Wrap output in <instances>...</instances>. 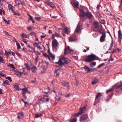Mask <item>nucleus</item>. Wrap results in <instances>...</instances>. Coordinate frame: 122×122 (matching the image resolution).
Segmentation results:
<instances>
[{
    "label": "nucleus",
    "instance_id": "f257e3e1",
    "mask_svg": "<svg viewBox=\"0 0 122 122\" xmlns=\"http://www.w3.org/2000/svg\"><path fill=\"white\" fill-rule=\"evenodd\" d=\"M80 12L79 16L83 20L87 18L91 20L93 17L91 13L88 10L85 12L82 10L81 9L80 10Z\"/></svg>",
    "mask_w": 122,
    "mask_h": 122
},
{
    "label": "nucleus",
    "instance_id": "f03ea898",
    "mask_svg": "<svg viewBox=\"0 0 122 122\" xmlns=\"http://www.w3.org/2000/svg\"><path fill=\"white\" fill-rule=\"evenodd\" d=\"M115 89H120L121 90H122V82L120 83V85H115L112 88L107 91L106 92L107 94H108L109 93L111 94L109 95L110 98L111 99L112 97L114 94L113 91Z\"/></svg>",
    "mask_w": 122,
    "mask_h": 122
},
{
    "label": "nucleus",
    "instance_id": "7ed1b4c3",
    "mask_svg": "<svg viewBox=\"0 0 122 122\" xmlns=\"http://www.w3.org/2000/svg\"><path fill=\"white\" fill-rule=\"evenodd\" d=\"M96 56L92 54L88 56L86 60V61L88 62H90L96 60Z\"/></svg>",
    "mask_w": 122,
    "mask_h": 122
},
{
    "label": "nucleus",
    "instance_id": "20e7f679",
    "mask_svg": "<svg viewBox=\"0 0 122 122\" xmlns=\"http://www.w3.org/2000/svg\"><path fill=\"white\" fill-rule=\"evenodd\" d=\"M73 50L70 48L69 46H67V48L65 47V49L64 54H66L70 53L71 54H73L74 53Z\"/></svg>",
    "mask_w": 122,
    "mask_h": 122
},
{
    "label": "nucleus",
    "instance_id": "39448f33",
    "mask_svg": "<svg viewBox=\"0 0 122 122\" xmlns=\"http://www.w3.org/2000/svg\"><path fill=\"white\" fill-rule=\"evenodd\" d=\"M58 43L56 39H54L52 42V46L53 50H56L57 46L58 45Z\"/></svg>",
    "mask_w": 122,
    "mask_h": 122
},
{
    "label": "nucleus",
    "instance_id": "423d86ee",
    "mask_svg": "<svg viewBox=\"0 0 122 122\" xmlns=\"http://www.w3.org/2000/svg\"><path fill=\"white\" fill-rule=\"evenodd\" d=\"M103 95V94L101 93H98L97 94L95 99L96 101L97 102H99V100H100L102 97Z\"/></svg>",
    "mask_w": 122,
    "mask_h": 122
},
{
    "label": "nucleus",
    "instance_id": "0eeeda50",
    "mask_svg": "<svg viewBox=\"0 0 122 122\" xmlns=\"http://www.w3.org/2000/svg\"><path fill=\"white\" fill-rule=\"evenodd\" d=\"M118 40L119 42L120 43L121 42L122 38V34L121 30H119L118 31Z\"/></svg>",
    "mask_w": 122,
    "mask_h": 122
},
{
    "label": "nucleus",
    "instance_id": "6e6552de",
    "mask_svg": "<svg viewBox=\"0 0 122 122\" xmlns=\"http://www.w3.org/2000/svg\"><path fill=\"white\" fill-rule=\"evenodd\" d=\"M44 3L45 4L47 5L50 6L52 8H53L55 7V6H53V4L49 0H46V1H45L44 2Z\"/></svg>",
    "mask_w": 122,
    "mask_h": 122
},
{
    "label": "nucleus",
    "instance_id": "1a4fd4ad",
    "mask_svg": "<svg viewBox=\"0 0 122 122\" xmlns=\"http://www.w3.org/2000/svg\"><path fill=\"white\" fill-rule=\"evenodd\" d=\"M88 118V115L87 114H85L82 116L80 118V120L81 121L85 120Z\"/></svg>",
    "mask_w": 122,
    "mask_h": 122
},
{
    "label": "nucleus",
    "instance_id": "9d476101",
    "mask_svg": "<svg viewBox=\"0 0 122 122\" xmlns=\"http://www.w3.org/2000/svg\"><path fill=\"white\" fill-rule=\"evenodd\" d=\"M102 35L101 36L100 39L101 42H103L105 41V38L106 37V33H105L102 34Z\"/></svg>",
    "mask_w": 122,
    "mask_h": 122
},
{
    "label": "nucleus",
    "instance_id": "9b49d317",
    "mask_svg": "<svg viewBox=\"0 0 122 122\" xmlns=\"http://www.w3.org/2000/svg\"><path fill=\"white\" fill-rule=\"evenodd\" d=\"M62 59L64 61V63L65 64H67L70 62V60L69 59L64 57H62Z\"/></svg>",
    "mask_w": 122,
    "mask_h": 122
},
{
    "label": "nucleus",
    "instance_id": "f8f14e48",
    "mask_svg": "<svg viewBox=\"0 0 122 122\" xmlns=\"http://www.w3.org/2000/svg\"><path fill=\"white\" fill-rule=\"evenodd\" d=\"M97 28L98 29L96 31H98L100 33H101L102 34L105 33L102 30V25H101Z\"/></svg>",
    "mask_w": 122,
    "mask_h": 122
},
{
    "label": "nucleus",
    "instance_id": "ddd939ff",
    "mask_svg": "<svg viewBox=\"0 0 122 122\" xmlns=\"http://www.w3.org/2000/svg\"><path fill=\"white\" fill-rule=\"evenodd\" d=\"M48 96L49 95H43V99L44 102L46 101L47 102H49V98L48 97Z\"/></svg>",
    "mask_w": 122,
    "mask_h": 122
},
{
    "label": "nucleus",
    "instance_id": "4468645a",
    "mask_svg": "<svg viewBox=\"0 0 122 122\" xmlns=\"http://www.w3.org/2000/svg\"><path fill=\"white\" fill-rule=\"evenodd\" d=\"M20 89L23 91L22 92V93L23 96H25L26 92H28L27 89V88H25Z\"/></svg>",
    "mask_w": 122,
    "mask_h": 122
},
{
    "label": "nucleus",
    "instance_id": "2eb2a0df",
    "mask_svg": "<svg viewBox=\"0 0 122 122\" xmlns=\"http://www.w3.org/2000/svg\"><path fill=\"white\" fill-rule=\"evenodd\" d=\"M86 107H80L79 112L81 115L84 112V111L86 110Z\"/></svg>",
    "mask_w": 122,
    "mask_h": 122
},
{
    "label": "nucleus",
    "instance_id": "dca6fc26",
    "mask_svg": "<svg viewBox=\"0 0 122 122\" xmlns=\"http://www.w3.org/2000/svg\"><path fill=\"white\" fill-rule=\"evenodd\" d=\"M81 26L79 24H78L75 31V32L78 33L81 30Z\"/></svg>",
    "mask_w": 122,
    "mask_h": 122
},
{
    "label": "nucleus",
    "instance_id": "f3484780",
    "mask_svg": "<svg viewBox=\"0 0 122 122\" xmlns=\"http://www.w3.org/2000/svg\"><path fill=\"white\" fill-rule=\"evenodd\" d=\"M76 36H71L69 37V41H76Z\"/></svg>",
    "mask_w": 122,
    "mask_h": 122
},
{
    "label": "nucleus",
    "instance_id": "a211bd4d",
    "mask_svg": "<svg viewBox=\"0 0 122 122\" xmlns=\"http://www.w3.org/2000/svg\"><path fill=\"white\" fill-rule=\"evenodd\" d=\"M18 118L19 119H20L21 118V116L23 117L24 115V113L22 112H21L17 114Z\"/></svg>",
    "mask_w": 122,
    "mask_h": 122
},
{
    "label": "nucleus",
    "instance_id": "6ab92c4d",
    "mask_svg": "<svg viewBox=\"0 0 122 122\" xmlns=\"http://www.w3.org/2000/svg\"><path fill=\"white\" fill-rule=\"evenodd\" d=\"M62 84L63 86L65 87H67L68 89L69 88L70 86L69 85V82H65L62 83Z\"/></svg>",
    "mask_w": 122,
    "mask_h": 122
},
{
    "label": "nucleus",
    "instance_id": "aec40b11",
    "mask_svg": "<svg viewBox=\"0 0 122 122\" xmlns=\"http://www.w3.org/2000/svg\"><path fill=\"white\" fill-rule=\"evenodd\" d=\"M93 25L96 28H98L100 26H99L98 23L97 21H95L93 23Z\"/></svg>",
    "mask_w": 122,
    "mask_h": 122
},
{
    "label": "nucleus",
    "instance_id": "412c9836",
    "mask_svg": "<svg viewBox=\"0 0 122 122\" xmlns=\"http://www.w3.org/2000/svg\"><path fill=\"white\" fill-rule=\"evenodd\" d=\"M21 38L22 39H24V38H28L29 36L27 35L24 33H22L21 34Z\"/></svg>",
    "mask_w": 122,
    "mask_h": 122
},
{
    "label": "nucleus",
    "instance_id": "4be33fe9",
    "mask_svg": "<svg viewBox=\"0 0 122 122\" xmlns=\"http://www.w3.org/2000/svg\"><path fill=\"white\" fill-rule=\"evenodd\" d=\"M56 64H58L60 65H62L63 64H64V62H62L60 58L59 61L57 62L56 63Z\"/></svg>",
    "mask_w": 122,
    "mask_h": 122
},
{
    "label": "nucleus",
    "instance_id": "5701e85b",
    "mask_svg": "<svg viewBox=\"0 0 122 122\" xmlns=\"http://www.w3.org/2000/svg\"><path fill=\"white\" fill-rule=\"evenodd\" d=\"M98 79H97L96 78H95L93 80L92 82V84L93 85H94L96 83H97L98 81Z\"/></svg>",
    "mask_w": 122,
    "mask_h": 122
},
{
    "label": "nucleus",
    "instance_id": "b1692460",
    "mask_svg": "<svg viewBox=\"0 0 122 122\" xmlns=\"http://www.w3.org/2000/svg\"><path fill=\"white\" fill-rule=\"evenodd\" d=\"M73 5L76 8H77L79 5V3L77 2H74Z\"/></svg>",
    "mask_w": 122,
    "mask_h": 122
},
{
    "label": "nucleus",
    "instance_id": "393cba45",
    "mask_svg": "<svg viewBox=\"0 0 122 122\" xmlns=\"http://www.w3.org/2000/svg\"><path fill=\"white\" fill-rule=\"evenodd\" d=\"M31 69L32 70V72H35L37 70V69L35 66H34L31 68Z\"/></svg>",
    "mask_w": 122,
    "mask_h": 122
},
{
    "label": "nucleus",
    "instance_id": "a878e982",
    "mask_svg": "<svg viewBox=\"0 0 122 122\" xmlns=\"http://www.w3.org/2000/svg\"><path fill=\"white\" fill-rule=\"evenodd\" d=\"M35 117L36 118L42 116V114L40 113L39 114L36 113L35 114Z\"/></svg>",
    "mask_w": 122,
    "mask_h": 122
},
{
    "label": "nucleus",
    "instance_id": "bb28decb",
    "mask_svg": "<svg viewBox=\"0 0 122 122\" xmlns=\"http://www.w3.org/2000/svg\"><path fill=\"white\" fill-rule=\"evenodd\" d=\"M14 88L16 90H19V86L18 84H16L14 85Z\"/></svg>",
    "mask_w": 122,
    "mask_h": 122
},
{
    "label": "nucleus",
    "instance_id": "cd10ccee",
    "mask_svg": "<svg viewBox=\"0 0 122 122\" xmlns=\"http://www.w3.org/2000/svg\"><path fill=\"white\" fill-rule=\"evenodd\" d=\"M96 63L95 62H93L90 64V66L91 67L95 66L96 65Z\"/></svg>",
    "mask_w": 122,
    "mask_h": 122
},
{
    "label": "nucleus",
    "instance_id": "c85d7f7f",
    "mask_svg": "<svg viewBox=\"0 0 122 122\" xmlns=\"http://www.w3.org/2000/svg\"><path fill=\"white\" fill-rule=\"evenodd\" d=\"M16 45L17 46V48L18 49H20L21 48L19 44L17 41H16Z\"/></svg>",
    "mask_w": 122,
    "mask_h": 122
},
{
    "label": "nucleus",
    "instance_id": "c756f323",
    "mask_svg": "<svg viewBox=\"0 0 122 122\" xmlns=\"http://www.w3.org/2000/svg\"><path fill=\"white\" fill-rule=\"evenodd\" d=\"M84 69L85 70L88 72L90 71V69L89 67L86 66H85L84 67Z\"/></svg>",
    "mask_w": 122,
    "mask_h": 122
},
{
    "label": "nucleus",
    "instance_id": "7c9ffc66",
    "mask_svg": "<svg viewBox=\"0 0 122 122\" xmlns=\"http://www.w3.org/2000/svg\"><path fill=\"white\" fill-rule=\"evenodd\" d=\"M3 83L4 84H6L8 85H9V81L7 80H5V81H3Z\"/></svg>",
    "mask_w": 122,
    "mask_h": 122
},
{
    "label": "nucleus",
    "instance_id": "2f4dec72",
    "mask_svg": "<svg viewBox=\"0 0 122 122\" xmlns=\"http://www.w3.org/2000/svg\"><path fill=\"white\" fill-rule=\"evenodd\" d=\"M25 65L26 67V68L27 69L29 70H30L31 69V68L28 65L26 64H25Z\"/></svg>",
    "mask_w": 122,
    "mask_h": 122
},
{
    "label": "nucleus",
    "instance_id": "473e14b6",
    "mask_svg": "<svg viewBox=\"0 0 122 122\" xmlns=\"http://www.w3.org/2000/svg\"><path fill=\"white\" fill-rule=\"evenodd\" d=\"M43 55L45 57H47L50 60V56L49 55H47L46 53H43Z\"/></svg>",
    "mask_w": 122,
    "mask_h": 122
},
{
    "label": "nucleus",
    "instance_id": "72a5a7b5",
    "mask_svg": "<svg viewBox=\"0 0 122 122\" xmlns=\"http://www.w3.org/2000/svg\"><path fill=\"white\" fill-rule=\"evenodd\" d=\"M76 118H74L71 119L70 121L69 122H76Z\"/></svg>",
    "mask_w": 122,
    "mask_h": 122
},
{
    "label": "nucleus",
    "instance_id": "f704fd0d",
    "mask_svg": "<svg viewBox=\"0 0 122 122\" xmlns=\"http://www.w3.org/2000/svg\"><path fill=\"white\" fill-rule=\"evenodd\" d=\"M30 35L31 36H36V34L34 32H31L30 34Z\"/></svg>",
    "mask_w": 122,
    "mask_h": 122
},
{
    "label": "nucleus",
    "instance_id": "c9c22d12",
    "mask_svg": "<svg viewBox=\"0 0 122 122\" xmlns=\"http://www.w3.org/2000/svg\"><path fill=\"white\" fill-rule=\"evenodd\" d=\"M105 65V63H102L100 64L99 65H98L97 67L98 68H100L102 67L103 66V65Z\"/></svg>",
    "mask_w": 122,
    "mask_h": 122
},
{
    "label": "nucleus",
    "instance_id": "e433bc0d",
    "mask_svg": "<svg viewBox=\"0 0 122 122\" xmlns=\"http://www.w3.org/2000/svg\"><path fill=\"white\" fill-rule=\"evenodd\" d=\"M100 21L102 24H104L105 23V20L104 19L101 20Z\"/></svg>",
    "mask_w": 122,
    "mask_h": 122
},
{
    "label": "nucleus",
    "instance_id": "4c0bfd02",
    "mask_svg": "<svg viewBox=\"0 0 122 122\" xmlns=\"http://www.w3.org/2000/svg\"><path fill=\"white\" fill-rule=\"evenodd\" d=\"M16 75L17 76L21 75V73L19 71H15Z\"/></svg>",
    "mask_w": 122,
    "mask_h": 122
},
{
    "label": "nucleus",
    "instance_id": "58836bf2",
    "mask_svg": "<svg viewBox=\"0 0 122 122\" xmlns=\"http://www.w3.org/2000/svg\"><path fill=\"white\" fill-rule=\"evenodd\" d=\"M64 29L65 30V33H68V28L66 27H64Z\"/></svg>",
    "mask_w": 122,
    "mask_h": 122
},
{
    "label": "nucleus",
    "instance_id": "ea45409f",
    "mask_svg": "<svg viewBox=\"0 0 122 122\" xmlns=\"http://www.w3.org/2000/svg\"><path fill=\"white\" fill-rule=\"evenodd\" d=\"M8 8L9 10L12 9L13 6L10 4L8 5Z\"/></svg>",
    "mask_w": 122,
    "mask_h": 122
},
{
    "label": "nucleus",
    "instance_id": "a19ab883",
    "mask_svg": "<svg viewBox=\"0 0 122 122\" xmlns=\"http://www.w3.org/2000/svg\"><path fill=\"white\" fill-rule=\"evenodd\" d=\"M9 66L11 68H12L14 69L15 68L14 65L13 64H9Z\"/></svg>",
    "mask_w": 122,
    "mask_h": 122
},
{
    "label": "nucleus",
    "instance_id": "79ce46f5",
    "mask_svg": "<svg viewBox=\"0 0 122 122\" xmlns=\"http://www.w3.org/2000/svg\"><path fill=\"white\" fill-rule=\"evenodd\" d=\"M81 114H80L79 113V112L78 113H75L74 114V116L75 117H78L79 115H81Z\"/></svg>",
    "mask_w": 122,
    "mask_h": 122
},
{
    "label": "nucleus",
    "instance_id": "37998d69",
    "mask_svg": "<svg viewBox=\"0 0 122 122\" xmlns=\"http://www.w3.org/2000/svg\"><path fill=\"white\" fill-rule=\"evenodd\" d=\"M4 61L2 57L1 56H0V62L2 63H4L3 61Z\"/></svg>",
    "mask_w": 122,
    "mask_h": 122
},
{
    "label": "nucleus",
    "instance_id": "c03bdc74",
    "mask_svg": "<svg viewBox=\"0 0 122 122\" xmlns=\"http://www.w3.org/2000/svg\"><path fill=\"white\" fill-rule=\"evenodd\" d=\"M55 36L58 37H61V35L60 34L56 33L55 34Z\"/></svg>",
    "mask_w": 122,
    "mask_h": 122
},
{
    "label": "nucleus",
    "instance_id": "a18cd8bd",
    "mask_svg": "<svg viewBox=\"0 0 122 122\" xmlns=\"http://www.w3.org/2000/svg\"><path fill=\"white\" fill-rule=\"evenodd\" d=\"M36 104H38L39 105V107H40V108H41L40 105L41 104V103L39 101H37L36 102Z\"/></svg>",
    "mask_w": 122,
    "mask_h": 122
},
{
    "label": "nucleus",
    "instance_id": "49530a36",
    "mask_svg": "<svg viewBox=\"0 0 122 122\" xmlns=\"http://www.w3.org/2000/svg\"><path fill=\"white\" fill-rule=\"evenodd\" d=\"M50 57H51L53 60H54L55 58V56L54 55L52 54L50 56Z\"/></svg>",
    "mask_w": 122,
    "mask_h": 122
},
{
    "label": "nucleus",
    "instance_id": "de8ad7c7",
    "mask_svg": "<svg viewBox=\"0 0 122 122\" xmlns=\"http://www.w3.org/2000/svg\"><path fill=\"white\" fill-rule=\"evenodd\" d=\"M31 82L32 83L34 84H36V80L35 81H31Z\"/></svg>",
    "mask_w": 122,
    "mask_h": 122
},
{
    "label": "nucleus",
    "instance_id": "09e8293b",
    "mask_svg": "<svg viewBox=\"0 0 122 122\" xmlns=\"http://www.w3.org/2000/svg\"><path fill=\"white\" fill-rule=\"evenodd\" d=\"M16 54L19 57L21 56V55L19 52H17L16 51Z\"/></svg>",
    "mask_w": 122,
    "mask_h": 122
},
{
    "label": "nucleus",
    "instance_id": "8fccbe9b",
    "mask_svg": "<svg viewBox=\"0 0 122 122\" xmlns=\"http://www.w3.org/2000/svg\"><path fill=\"white\" fill-rule=\"evenodd\" d=\"M0 76L3 77H4V76H5V74H3L1 72H0Z\"/></svg>",
    "mask_w": 122,
    "mask_h": 122
},
{
    "label": "nucleus",
    "instance_id": "3c124183",
    "mask_svg": "<svg viewBox=\"0 0 122 122\" xmlns=\"http://www.w3.org/2000/svg\"><path fill=\"white\" fill-rule=\"evenodd\" d=\"M5 55L7 56H9V54L8 52H7L6 51H5Z\"/></svg>",
    "mask_w": 122,
    "mask_h": 122
},
{
    "label": "nucleus",
    "instance_id": "603ef678",
    "mask_svg": "<svg viewBox=\"0 0 122 122\" xmlns=\"http://www.w3.org/2000/svg\"><path fill=\"white\" fill-rule=\"evenodd\" d=\"M38 56H37V57H36V59H35V60H36L35 62H36V63H37V61L38 60Z\"/></svg>",
    "mask_w": 122,
    "mask_h": 122
},
{
    "label": "nucleus",
    "instance_id": "864d4df0",
    "mask_svg": "<svg viewBox=\"0 0 122 122\" xmlns=\"http://www.w3.org/2000/svg\"><path fill=\"white\" fill-rule=\"evenodd\" d=\"M7 79L10 81H12V79L10 77H8L7 78Z\"/></svg>",
    "mask_w": 122,
    "mask_h": 122
},
{
    "label": "nucleus",
    "instance_id": "5fc2aeb1",
    "mask_svg": "<svg viewBox=\"0 0 122 122\" xmlns=\"http://www.w3.org/2000/svg\"><path fill=\"white\" fill-rule=\"evenodd\" d=\"M95 69H90L89 71H95Z\"/></svg>",
    "mask_w": 122,
    "mask_h": 122
},
{
    "label": "nucleus",
    "instance_id": "6e6d98bb",
    "mask_svg": "<svg viewBox=\"0 0 122 122\" xmlns=\"http://www.w3.org/2000/svg\"><path fill=\"white\" fill-rule=\"evenodd\" d=\"M5 34L6 35L8 36H10V35L8 34V32L6 31H5Z\"/></svg>",
    "mask_w": 122,
    "mask_h": 122
},
{
    "label": "nucleus",
    "instance_id": "4d7b16f0",
    "mask_svg": "<svg viewBox=\"0 0 122 122\" xmlns=\"http://www.w3.org/2000/svg\"><path fill=\"white\" fill-rule=\"evenodd\" d=\"M18 15V16H20V15L18 13H16V12H15V13L14 14V15Z\"/></svg>",
    "mask_w": 122,
    "mask_h": 122
},
{
    "label": "nucleus",
    "instance_id": "13d9d810",
    "mask_svg": "<svg viewBox=\"0 0 122 122\" xmlns=\"http://www.w3.org/2000/svg\"><path fill=\"white\" fill-rule=\"evenodd\" d=\"M116 51H117L118 52H119L121 51V50L118 48H117L116 49Z\"/></svg>",
    "mask_w": 122,
    "mask_h": 122
},
{
    "label": "nucleus",
    "instance_id": "bf43d9fd",
    "mask_svg": "<svg viewBox=\"0 0 122 122\" xmlns=\"http://www.w3.org/2000/svg\"><path fill=\"white\" fill-rule=\"evenodd\" d=\"M97 16L99 18H100L101 17H102V16L101 15L99 14H97Z\"/></svg>",
    "mask_w": 122,
    "mask_h": 122
},
{
    "label": "nucleus",
    "instance_id": "052dcab7",
    "mask_svg": "<svg viewBox=\"0 0 122 122\" xmlns=\"http://www.w3.org/2000/svg\"><path fill=\"white\" fill-rule=\"evenodd\" d=\"M23 39V41L25 44H27V42L26 41V40L24 39Z\"/></svg>",
    "mask_w": 122,
    "mask_h": 122
},
{
    "label": "nucleus",
    "instance_id": "680f3d73",
    "mask_svg": "<svg viewBox=\"0 0 122 122\" xmlns=\"http://www.w3.org/2000/svg\"><path fill=\"white\" fill-rule=\"evenodd\" d=\"M55 98L56 99V100H57V101H59L61 99V98L60 97H59L58 99H57L56 98V97H55Z\"/></svg>",
    "mask_w": 122,
    "mask_h": 122
},
{
    "label": "nucleus",
    "instance_id": "e2e57ef3",
    "mask_svg": "<svg viewBox=\"0 0 122 122\" xmlns=\"http://www.w3.org/2000/svg\"><path fill=\"white\" fill-rule=\"evenodd\" d=\"M35 18L37 20H39L41 19V18L40 17H35Z\"/></svg>",
    "mask_w": 122,
    "mask_h": 122
},
{
    "label": "nucleus",
    "instance_id": "0e129e2a",
    "mask_svg": "<svg viewBox=\"0 0 122 122\" xmlns=\"http://www.w3.org/2000/svg\"><path fill=\"white\" fill-rule=\"evenodd\" d=\"M3 20H4L5 23H6L7 24H9L8 22H7V21L6 20L5 18H4L3 19Z\"/></svg>",
    "mask_w": 122,
    "mask_h": 122
},
{
    "label": "nucleus",
    "instance_id": "69168bd1",
    "mask_svg": "<svg viewBox=\"0 0 122 122\" xmlns=\"http://www.w3.org/2000/svg\"><path fill=\"white\" fill-rule=\"evenodd\" d=\"M32 27H30L27 28V29L29 30H31Z\"/></svg>",
    "mask_w": 122,
    "mask_h": 122
},
{
    "label": "nucleus",
    "instance_id": "338daca9",
    "mask_svg": "<svg viewBox=\"0 0 122 122\" xmlns=\"http://www.w3.org/2000/svg\"><path fill=\"white\" fill-rule=\"evenodd\" d=\"M65 97H69L70 96V93H69L68 94V95H65V96H64Z\"/></svg>",
    "mask_w": 122,
    "mask_h": 122
},
{
    "label": "nucleus",
    "instance_id": "774afa93",
    "mask_svg": "<svg viewBox=\"0 0 122 122\" xmlns=\"http://www.w3.org/2000/svg\"><path fill=\"white\" fill-rule=\"evenodd\" d=\"M3 93L2 92V89L0 88V94H3Z\"/></svg>",
    "mask_w": 122,
    "mask_h": 122
}]
</instances>
